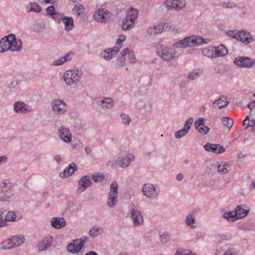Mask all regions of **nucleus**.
<instances>
[{
    "label": "nucleus",
    "mask_w": 255,
    "mask_h": 255,
    "mask_svg": "<svg viewBox=\"0 0 255 255\" xmlns=\"http://www.w3.org/2000/svg\"><path fill=\"white\" fill-rule=\"evenodd\" d=\"M210 39H203L198 36H189L186 37L181 40L176 42L173 44L174 48H185L188 47H193L199 46L203 44H208L210 43Z\"/></svg>",
    "instance_id": "f257e3e1"
},
{
    "label": "nucleus",
    "mask_w": 255,
    "mask_h": 255,
    "mask_svg": "<svg viewBox=\"0 0 255 255\" xmlns=\"http://www.w3.org/2000/svg\"><path fill=\"white\" fill-rule=\"evenodd\" d=\"M14 195L11 182L8 179H4L0 184V201L10 202Z\"/></svg>",
    "instance_id": "f03ea898"
},
{
    "label": "nucleus",
    "mask_w": 255,
    "mask_h": 255,
    "mask_svg": "<svg viewBox=\"0 0 255 255\" xmlns=\"http://www.w3.org/2000/svg\"><path fill=\"white\" fill-rule=\"evenodd\" d=\"M83 76V71L78 68L66 70L63 75V80L65 83L70 86L79 83Z\"/></svg>",
    "instance_id": "7ed1b4c3"
},
{
    "label": "nucleus",
    "mask_w": 255,
    "mask_h": 255,
    "mask_svg": "<svg viewBox=\"0 0 255 255\" xmlns=\"http://www.w3.org/2000/svg\"><path fill=\"white\" fill-rule=\"evenodd\" d=\"M118 186L117 182L113 181L110 185V192L107 197V205L111 208L114 207L118 202Z\"/></svg>",
    "instance_id": "20e7f679"
},
{
    "label": "nucleus",
    "mask_w": 255,
    "mask_h": 255,
    "mask_svg": "<svg viewBox=\"0 0 255 255\" xmlns=\"http://www.w3.org/2000/svg\"><path fill=\"white\" fill-rule=\"evenodd\" d=\"M88 238L87 237L82 239H78L73 240L72 242L69 244L67 247V251L71 254H75L81 251L85 243Z\"/></svg>",
    "instance_id": "39448f33"
},
{
    "label": "nucleus",
    "mask_w": 255,
    "mask_h": 255,
    "mask_svg": "<svg viewBox=\"0 0 255 255\" xmlns=\"http://www.w3.org/2000/svg\"><path fill=\"white\" fill-rule=\"evenodd\" d=\"M113 16V14L108 9L100 8L96 10L94 14L95 20L100 23H106L109 21Z\"/></svg>",
    "instance_id": "423d86ee"
},
{
    "label": "nucleus",
    "mask_w": 255,
    "mask_h": 255,
    "mask_svg": "<svg viewBox=\"0 0 255 255\" xmlns=\"http://www.w3.org/2000/svg\"><path fill=\"white\" fill-rule=\"evenodd\" d=\"M51 106L52 111L55 115H62L66 112L67 105L63 100L59 99L53 100L51 102Z\"/></svg>",
    "instance_id": "0eeeda50"
},
{
    "label": "nucleus",
    "mask_w": 255,
    "mask_h": 255,
    "mask_svg": "<svg viewBox=\"0 0 255 255\" xmlns=\"http://www.w3.org/2000/svg\"><path fill=\"white\" fill-rule=\"evenodd\" d=\"M157 53L162 59L168 61L175 58L176 52L173 48L163 47L158 48Z\"/></svg>",
    "instance_id": "6e6552de"
},
{
    "label": "nucleus",
    "mask_w": 255,
    "mask_h": 255,
    "mask_svg": "<svg viewBox=\"0 0 255 255\" xmlns=\"http://www.w3.org/2000/svg\"><path fill=\"white\" fill-rule=\"evenodd\" d=\"M130 219L134 227H139L144 224V218L140 210L136 208L132 209L130 212Z\"/></svg>",
    "instance_id": "1a4fd4ad"
},
{
    "label": "nucleus",
    "mask_w": 255,
    "mask_h": 255,
    "mask_svg": "<svg viewBox=\"0 0 255 255\" xmlns=\"http://www.w3.org/2000/svg\"><path fill=\"white\" fill-rule=\"evenodd\" d=\"M135 160V156L131 153H128L119 156L115 161V164L122 168L129 166Z\"/></svg>",
    "instance_id": "9d476101"
},
{
    "label": "nucleus",
    "mask_w": 255,
    "mask_h": 255,
    "mask_svg": "<svg viewBox=\"0 0 255 255\" xmlns=\"http://www.w3.org/2000/svg\"><path fill=\"white\" fill-rule=\"evenodd\" d=\"M142 192L143 195L149 199H153L158 195V191L152 184L147 183L143 185Z\"/></svg>",
    "instance_id": "9b49d317"
},
{
    "label": "nucleus",
    "mask_w": 255,
    "mask_h": 255,
    "mask_svg": "<svg viewBox=\"0 0 255 255\" xmlns=\"http://www.w3.org/2000/svg\"><path fill=\"white\" fill-rule=\"evenodd\" d=\"M185 4V0H166L164 6L168 10L179 11L184 7Z\"/></svg>",
    "instance_id": "f8f14e48"
},
{
    "label": "nucleus",
    "mask_w": 255,
    "mask_h": 255,
    "mask_svg": "<svg viewBox=\"0 0 255 255\" xmlns=\"http://www.w3.org/2000/svg\"><path fill=\"white\" fill-rule=\"evenodd\" d=\"M234 63L236 65L240 67L251 68L254 66L255 60L248 57L240 56L235 59Z\"/></svg>",
    "instance_id": "ddd939ff"
},
{
    "label": "nucleus",
    "mask_w": 255,
    "mask_h": 255,
    "mask_svg": "<svg viewBox=\"0 0 255 255\" xmlns=\"http://www.w3.org/2000/svg\"><path fill=\"white\" fill-rule=\"evenodd\" d=\"M13 109L15 113L19 114H27L33 110L32 106L20 101L14 103Z\"/></svg>",
    "instance_id": "4468645a"
},
{
    "label": "nucleus",
    "mask_w": 255,
    "mask_h": 255,
    "mask_svg": "<svg viewBox=\"0 0 255 255\" xmlns=\"http://www.w3.org/2000/svg\"><path fill=\"white\" fill-rule=\"evenodd\" d=\"M53 241V238L50 235L44 237L37 244L36 250L38 252L48 250L51 247Z\"/></svg>",
    "instance_id": "2eb2a0df"
},
{
    "label": "nucleus",
    "mask_w": 255,
    "mask_h": 255,
    "mask_svg": "<svg viewBox=\"0 0 255 255\" xmlns=\"http://www.w3.org/2000/svg\"><path fill=\"white\" fill-rule=\"evenodd\" d=\"M9 38V49L12 52H19L21 50L22 42L20 39L16 38L12 34L8 35Z\"/></svg>",
    "instance_id": "dca6fc26"
},
{
    "label": "nucleus",
    "mask_w": 255,
    "mask_h": 255,
    "mask_svg": "<svg viewBox=\"0 0 255 255\" xmlns=\"http://www.w3.org/2000/svg\"><path fill=\"white\" fill-rule=\"evenodd\" d=\"M237 40L244 44H248L255 41V38L246 30H239Z\"/></svg>",
    "instance_id": "f3484780"
},
{
    "label": "nucleus",
    "mask_w": 255,
    "mask_h": 255,
    "mask_svg": "<svg viewBox=\"0 0 255 255\" xmlns=\"http://www.w3.org/2000/svg\"><path fill=\"white\" fill-rule=\"evenodd\" d=\"M60 138L65 142L70 143L72 140V134L69 129L63 126H61L58 131Z\"/></svg>",
    "instance_id": "a211bd4d"
},
{
    "label": "nucleus",
    "mask_w": 255,
    "mask_h": 255,
    "mask_svg": "<svg viewBox=\"0 0 255 255\" xmlns=\"http://www.w3.org/2000/svg\"><path fill=\"white\" fill-rule=\"evenodd\" d=\"M92 185V182L91 180V178L87 175L83 176L78 181L77 191L79 193H82Z\"/></svg>",
    "instance_id": "6ab92c4d"
},
{
    "label": "nucleus",
    "mask_w": 255,
    "mask_h": 255,
    "mask_svg": "<svg viewBox=\"0 0 255 255\" xmlns=\"http://www.w3.org/2000/svg\"><path fill=\"white\" fill-rule=\"evenodd\" d=\"M229 103L230 98L226 96H221L213 102L212 107L215 110L221 109L226 107Z\"/></svg>",
    "instance_id": "aec40b11"
},
{
    "label": "nucleus",
    "mask_w": 255,
    "mask_h": 255,
    "mask_svg": "<svg viewBox=\"0 0 255 255\" xmlns=\"http://www.w3.org/2000/svg\"><path fill=\"white\" fill-rule=\"evenodd\" d=\"M205 150L215 154H220L225 152L224 147L218 144L207 143L204 146Z\"/></svg>",
    "instance_id": "412c9836"
},
{
    "label": "nucleus",
    "mask_w": 255,
    "mask_h": 255,
    "mask_svg": "<svg viewBox=\"0 0 255 255\" xmlns=\"http://www.w3.org/2000/svg\"><path fill=\"white\" fill-rule=\"evenodd\" d=\"M169 24L166 23L164 26L159 24L156 26H150L146 30V33L148 35L152 36L161 33L164 30H167V27Z\"/></svg>",
    "instance_id": "4be33fe9"
},
{
    "label": "nucleus",
    "mask_w": 255,
    "mask_h": 255,
    "mask_svg": "<svg viewBox=\"0 0 255 255\" xmlns=\"http://www.w3.org/2000/svg\"><path fill=\"white\" fill-rule=\"evenodd\" d=\"M205 120L204 118H200L197 119L195 123L194 126L196 130L201 134H206L209 131L210 128L204 125Z\"/></svg>",
    "instance_id": "5701e85b"
},
{
    "label": "nucleus",
    "mask_w": 255,
    "mask_h": 255,
    "mask_svg": "<svg viewBox=\"0 0 255 255\" xmlns=\"http://www.w3.org/2000/svg\"><path fill=\"white\" fill-rule=\"evenodd\" d=\"M249 211V208L245 204L238 205L234 210L238 219L246 217L248 215Z\"/></svg>",
    "instance_id": "b1692460"
},
{
    "label": "nucleus",
    "mask_w": 255,
    "mask_h": 255,
    "mask_svg": "<svg viewBox=\"0 0 255 255\" xmlns=\"http://www.w3.org/2000/svg\"><path fill=\"white\" fill-rule=\"evenodd\" d=\"M119 50L117 48L114 47L104 50L101 54V56L106 60L109 61L115 57Z\"/></svg>",
    "instance_id": "393cba45"
},
{
    "label": "nucleus",
    "mask_w": 255,
    "mask_h": 255,
    "mask_svg": "<svg viewBox=\"0 0 255 255\" xmlns=\"http://www.w3.org/2000/svg\"><path fill=\"white\" fill-rule=\"evenodd\" d=\"M77 169V166L74 163L69 164L63 171L60 173L59 176L61 178H66L71 176Z\"/></svg>",
    "instance_id": "a878e982"
},
{
    "label": "nucleus",
    "mask_w": 255,
    "mask_h": 255,
    "mask_svg": "<svg viewBox=\"0 0 255 255\" xmlns=\"http://www.w3.org/2000/svg\"><path fill=\"white\" fill-rule=\"evenodd\" d=\"M66 222L63 218H53L51 220V225L56 229H59L66 226Z\"/></svg>",
    "instance_id": "bb28decb"
},
{
    "label": "nucleus",
    "mask_w": 255,
    "mask_h": 255,
    "mask_svg": "<svg viewBox=\"0 0 255 255\" xmlns=\"http://www.w3.org/2000/svg\"><path fill=\"white\" fill-rule=\"evenodd\" d=\"M73 55V52H68L63 57H60L58 59L55 60L53 62L52 65L53 66H60L62 65L67 61L71 60Z\"/></svg>",
    "instance_id": "cd10ccee"
},
{
    "label": "nucleus",
    "mask_w": 255,
    "mask_h": 255,
    "mask_svg": "<svg viewBox=\"0 0 255 255\" xmlns=\"http://www.w3.org/2000/svg\"><path fill=\"white\" fill-rule=\"evenodd\" d=\"M137 16L138 11L136 9L131 7L127 11L125 18L129 19L132 24H134Z\"/></svg>",
    "instance_id": "c85d7f7f"
},
{
    "label": "nucleus",
    "mask_w": 255,
    "mask_h": 255,
    "mask_svg": "<svg viewBox=\"0 0 255 255\" xmlns=\"http://www.w3.org/2000/svg\"><path fill=\"white\" fill-rule=\"evenodd\" d=\"M214 53L215 58L222 57L228 53V50L224 45H220L214 47Z\"/></svg>",
    "instance_id": "c756f323"
},
{
    "label": "nucleus",
    "mask_w": 255,
    "mask_h": 255,
    "mask_svg": "<svg viewBox=\"0 0 255 255\" xmlns=\"http://www.w3.org/2000/svg\"><path fill=\"white\" fill-rule=\"evenodd\" d=\"M42 10V9L41 6L36 2H29L26 8V11L27 13H40Z\"/></svg>",
    "instance_id": "7c9ffc66"
},
{
    "label": "nucleus",
    "mask_w": 255,
    "mask_h": 255,
    "mask_svg": "<svg viewBox=\"0 0 255 255\" xmlns=\"http://www.w3.org/2000/svg\"><path fill=\"white\" fill-rule=\"evenodd\" d=\"M9 38L8 35L4 36L0 40V53H3L6 51H10Z\"/></svg>",
    "instance_id": "2f4dec72"
},
{
    "label": "nucleus",
    "mask_w": 255,
    "mask_h": 255,
    "mask_svg": "<svg viewBox=\"0 0 255 255\" xmlns=\"http://www.w3.org/2000/svg\"><path fill=\"white\" fill-rule=\"evenodd\" d=\"M62 21L64 24L65 30L66 31H70L73 29L74 25L72 17L65 16Z\"/></svg>",
    "instance_id": "473e14b6"
},
{
    "label": "nucleus",
    "mask_w": 255,
    "mask_h": 255,
    "mask_svg": "<svg viewBox=\"0 0 255 255\" xmlns=\"http://www.w3.org/2000/svg\"><path fill=\"white\" fill-rule=\"evenodd\" d=\"M230 166V165L227 162H222L220 164L217 162V171L220 174H226L229 172Z\"/></svg>",
    "instance_id": "72a5a7b5"
},
{
    "label": "nucleus",
    "mask_w": 255,
    "mask_h": 255,
    "mask_svg": "<svg viewBox=\"0 0 255 255\" xmlns=\"http://www.w3.org/2000/svg\"><path fill=\"white\" fill-rule=\"evenodd\" d=\"M101 103L103 109H111L114 107V102L111 98H104L101 101Z\"/></svg>",
    "instance_id": "f704fd0d"
},
{
    "label": "nucleus",
    "mask_w": 255,
    "mask_h": 255,
    "mask_svg": "<svg viewBox=\"0 0 255 255\" xmlns=\"http://www.w3.org/2000/svg\"><path fill=\"white\" fill-rule=\"evenodd\" d=\"M185 223L187 226H189L190 228L194 227V224L195 223V216L193 213L188 214L185 219Z\"/></svg>",
    "instance_id": "c9c22d12"
},
{
    "label": "nucleus",
    "mask_w": 255,
    "mask_h": 255,
    "mask_svg": "<svg viewBox=\"0 0 255 255\" xmlns=\"http://www.w3.org/2000/svg\"><path fill=\"white\" fill-rule=\"evenodd\" d=\"M128 53V49H125L119 55L117 59L116 64L118 66H123L125 62L126 58L125 56L127 55Z\"/></svg>",
    "instance_id": "e433bc0d"
},
{
    "label": "nucleus",
    "mask_w": 255,
    "mask_h": 255,
    "mask_svg": "<svg viewBox=\"0 0 255 255\" xmlns=\"http://www.w3.org/2000/svg\"><path fill=\"white\" fill-rule=\"evenodd\" d=\"M13 248L21 245L24 242V238L22 236H15L10 237Z\"/></svg>",
    "instance_id": "4c0bfd02"
},
{
    "label": "nucleus",
    "mask_w": 255,
    "mask_h": 255,
    "mask_svg": "<svg viewBox=\"0 0 255 255\" xmlns=\"http://www.w3.org/2000/svg\"><path fill=\"white\" fill-rule=\"evenodd\" d=\"M223 217L229 222H235L238 220L234 210L232 212H226L223 214Z\"/></svg>",
    "instance_id": "58836bf2"
},
{
    "label": "nucleus",
    "mask_w": 255,
    "mask_h": 255,
    "mask_svg": "<svg viewBox=\"0 0 255 255\" xmlns=\"http://www.w3.org/2000/svg\"><path fill=\"white\" fill-rule=\"evenodd\" d=\"M45 28V24L43 21L36 22L33 27V30L34 32L40 33L43 32Z\"/></svg>",
    "instance_id": "ea45409f"
},
{
    "label": "nucleus",
    "mask_w": 255,
    "mask_h": 255,
    "mask_svg": "<svg viewBox=\"0 0 255 255\" xmlns=\"http://www.w3.org/2000/svg\"><path fill=\"white\" fill-rule=\"evenodd\" d=\"M220 120L223 125L229 129H230L232 127L234 124L233 119L228 117H222L220 118Z\"/></svg>",
    "instance_id": "a19ab883"
},
{
    "label": "nucleus",
    "mask_w": 255,
    "mask_h": 255,
    "mask_svg": "<svg viewBox=\"0 0 255 255\" xmlns=\"http://www.w3.org/2000/svg\"><path fill=\"white\" fill-rule=\"evenodd\" d=\"M221 6L225 9H233L237 7L236 3L230 0H225L220 3Z\"/></svg>",
    "instance_id": "79ce46f5"
},
{
    "label": "nucleus",
    "mask_w": 255,
    "mask_h": 255,
    "mask_svg": "<svg viewBox=\"0 0 255 255\" xmlns=\"http://www.w3.org/2000/svg\"><path fill=\"white\" fill-rule=\"evenodd\" d=\"M243 126L245 129L253 128L255 126V120H249V116H247L243 122Z\"/></svg>",
    "instance_id": "37998d69"
},
{
    "label": "nucleus",
    "mask_w": 255,
    "mask_h": 255,
    "mask_svg": "<svg viewBox=\"0 0 255 255\" xmlns=\"http://www.w3.org/2000/svg\"><path fill=\"white\" fill-rule=\"evenodd\" d=\"M203 73L202 70L201 69L191 71L188 75V78L190 80H193L198 78Z\"/></svg>",
    "instance_id": "c03bdc74"
},
{
    "label": "nucleus",
    "mask_w": 255,
    "mask_h": 255,
    "mask_svg": "<svg viewBox=\"0 0 255 255\" xmlns=\"http://www.w3.org/2000/svg\"><path fill=\"white\" fill-rule=\"evenodd\" d=\"M134 24H132L129 19L125 18L122 24V29L124 30H128L133 27Z\"/></svg>",
    "instance_id": "a18cd8bd"
},
{
    "label": "nucleus",
    "mask_w": 255,
    "mask_h": 255,
    "mask_svg": "<svg viewBox=\"0 0 255 255\" xmlns=\"http://www.w3.org/2000/svg\"><path fill=\"white\" fill-rule=\"evenodd\" d=\"M217 162H212L210 163L208 166H207L205 168V170L207 173L208 174H212L213 171H214L216 169H217Z\"/></svg>",
    "instance_id": "49530a36"
},
{
    "label": "nucleus",
    "mask_w": 255,
    "mask_h": 255,
    "mask_svg": "<svg viewBox=\"0 0 255 255\" xmlns=\"http://www.w3.org/2000/svg\"><path fill=\"white\" fill-rule=\"evenodd\" d=\"M105 175L101 173H95L92 176L93 180L95 182H101L105 179Z\"/></svg>",
    "instance_id": "de8ad7c7"
},
{
    "label": "nucleus",
    "mask_w": 255,
    "mask_h": 255,
    "mask_svg": "<svg viewBox=\"0 0 255 255\" xmlns=\"http://www.w3.org/2000/svg\"><path fill=\"white\" fill-rule=\"evenodd\" d=\"M101 231V227H99L97 226H94L90 230L89 235L92 237H95L99 234Z\"/></svg>",
    "instance_id": "09e8293b"
},
{
    "label": "nucleus",
    "mask_w": 255,
    "mask_h": 255,
    "mask_svg": "<svg viewBox=\"0 0 255 255\" xmlns=\"http://www.w3.org/2000/svg\"><path fill=\"white\" fill-rule=\"evenodd\" d=\"M16 215L12 211L8 212L6 215H4V220L5 222H13L15 220Z\"/></svg>",
    "instance_id": "8fccbe9b"
},
{
    "label": "nucleus",
    "mask_w": 255,
    "mask_h": 255,
    "mask_svg": "<svg viewBox=\"0 0 255 255\" xmlns=\"http://www.w3.org/2000/svg\"><path fill=\"white\" fill-rule=\"evenodd\" d=\"M202 53L204 56L209 58H215L214 48L211 49L208 48H204L202 50Z\"/></svg>",
    "instance_id": "3c124183"
},
{
    "label": "nucleus",
    "mask_w": 255,
    "mask_h": 255,
    "mask_svg": "<svg viewBox=\"0 0 255 255\" xmlns=\"http://www.w3.org/2000/svg\"><path fill=\"white\" fill-rule=\"evenodd\" d=\"M85 11V8L82 4H76L74 6L73 9V13H77V15H80L81 13H82Z\"/></svg>",
    "instance_id": "603ef678"
},
{
    "label": "nucleus",
    "mask_w": 255,
    "mask_h": 255,
    "mask_svg": "<svg viewBox=\"0 0 255 255\" xmlns=\"http://www.w3.org/2000/svg\"><path fill=\"white\" fill-rule=\"evenodd\" d=\"M126 38V36L125 35H120L119 36L118 39H117L116 46H114L115 48H117L119 50L122 47L123 44L122 42H124Z\"/></svg>",
    "instance_id": "864d4df0"
},
{
    "label": "nucleus",
    "mask_w": 255,
    "mask_h": 255,
    "mask_svg": "<svg viewBox=\"0 0 255 255\" xmlns=\"http://www.w3.org/2000/svg\"><path fill=\"white\" fill-rule=\"evenodd\" d=\"M188 132V130L183 128L182 129L175 132L174 136L176 138H180L186 135Z\"/></svg>",
    "instance_id": "5fc2aeb1"
},
{
    "label": "nucleus",
    "mask_w": 255,
    "mask_h": 255,
    "mask_svg": "<svg viewBox=\"0 0 255 255\" xmlns=\"http://www.w3.org/2000/svg\"><path fill=\"white\" fill-rule=\"evenodd\" d=\"M175 255H197L188 250H179L176 251Z\"/></svg>",
    "instance_id": "6e6d98bb"
},
{
    "label": "nucleus",
    "mask_w": 255,
    "mask_h": 255,
    "mask_svg": "<svg viewBox=\"0 0 255 255\" xmlns=\"http://www.w3.org/2000/svg\"><path fill=\"white\" fill-rule=\"evenodd\" d=\"M152 105L149 102H145L141 106L140 109L144 110L146 113L150 114L151 113Z\"/></svg>",
    "instance_id": "4d7b16f0"
},
{
    "label": "nucleus",
    "mask_w": 255,
    "mask_h": 255,
    "mask_svg": "<svg viewBox=\"0 0 255 255\" xmlns=\"http://www.w3.org/2000/svg\"><path fill=\"white\" fill-rule=\"evenodd\" d=\"M7 226V224L4 220V213L0 210V228H3Z\"/></svg>",
    "instance_id": "13d9d810"
},
{
    "label": "nucleus",
    "mask_w": 255,
    "mask_h": 255,
    "mask_svg": "<svg viewBox=\"0 0 255 255\" xmlns=\"http://www.w3.org/2000/svg\"><path fill=\"white\" fill-rule=\"evenodd\" d=\"M122 122L125 125H128L131 121L130 118L124 114H122L120 116Z\"/></svg>",
    "instance_id": "bf43d9fd"
},
{
    "label": "nucleus",
    "mask_w": 255,
    "mask_h": 255,
    "mask_svg": "<svg viewBox=\"0 0 255 255\" xmlns=\"http://www.w3.org/2000/svg\"><path fill=\"white\" fill-rule=\"evenodd\" d=\"M128 60L130 63H134L136 62V58L134 55V54L132 51H130L128 49Z\"/></svg>",
    "instance_id": "052dcab7"
},
{
    "label": "nucleus",
    "mask_w": 255,
    "mask_h": 255,
    "mask_svg": "<svg viewBox=\"0 0 255 255\" xmlns=\"http://www.w3.org/2000/svg\"><path fill=\"white\" fill-rule=\"evenodd\" d=\"M239 30H228L226 32V34L228 36L234 38L235 39H237L238 34Z\"/></svg>",
    "instance_id": "680f3d73"
},
{
    "label": "nucleus",
    "mask_w": 255,
    "mask_h": 255,
    "mask_svg": "<svg viewBox=\"0 0 255 255\" xmlns=\"http://www.w3.org/2000/svg\"><path fill=\"white\" fill-rule=\"evenodd\" d=\"M170 239V236L168 233H164L160 236V242L162 244H165Z\"/></svg>",
    "instance_id": "e2e57ef3"
},
{
    "label": "nucleus",
    "mask_w": 255,
    "mask_h": 255,
    "mask_svg": "<svg viewBox=\"0 0 255 255\" xmlns=\"http://www.w3.org/2000/svg\"><path fill=\"white\" fill-rule=\"evenodd\" d=\"M193 122V119L192 118H189L187 119L185 122L183 128L189 131L190 128Z\"/></svg>",
    "instance_id": "0e129e2a"
},
{
    "label": "nucleus",
    "mask_w": 255,
    "mask_h": 255,
    "mask_svg": "<svg viewBox=\"0 0 255 255\" xmlns=\"http://www.w3.org/2000/svg\"><path fill=\"white\" fill-rule=\"evenodd\" d=\"M65 16H64L63 14H62V13H61L60 12H56L52 16V17L54 19H55L56 20H57L58 22H60L61 21H62V20L63 19L64 17Z\"/></svg>",
    "instance_id": "69168bd1"
},
{
    "label": "nucleus",
    "mask_w": 255,
    "mask_h": 255,
    "mask_svg": "<svg viewBox=\"0 0 255 255\" xmlns=\"http://www.w3.org/2000/svg\"><path fill=\"white\" fill-rule=\"evenodd\" d=\"M46 10L47 13L51 16L56 12L55 7L53 5L48 6Z\"/></svg>",
    "instance_id": "338daca9"
},
{
    "label": "nucleus",
    "mask_w": 255,
    "mask_h": 255,
    "mask_svg": "<svg viewBox=\"0 0 255 255\" xmlns=\"http://www.w3.org/2000/svg\"><path fill=\"white\" fill-rule=\"evenodd\" d=\"M18 84V80L13 81L8 85L9 89H14Z\"/></svg>",
    "instance_id": "774afa93"
}]
</instances>
